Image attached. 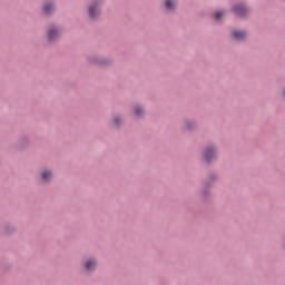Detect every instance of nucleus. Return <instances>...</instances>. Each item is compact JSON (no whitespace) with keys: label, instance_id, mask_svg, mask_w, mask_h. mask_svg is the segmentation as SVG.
I'll return each mask as SVG.
<instances>
[{"label":"nucleus","instance_id":"nucleus-1","mask_svg":"<svg viewBox=\"0 0 285 285\" xmlns=\"http://www.w3.org/2000/svg\"><path fill=\"white\" fill-rule=\"evenodd\" d=\"M234 12L235 14H238V17H244V14H246L247 12V9L244 4H237L236 7H234Z\"/></svg>","mask_w":285,"mask_h":285},{"label":"nucleus","instance_id":"nucleus-2","mask_svg":"<svg viewBox=\"0 0 285 285\" xmlns=\"http://www.w3.org/2000/svg\"><path fill=\"white\" fill-rule=\"evenodd\" d=\"M57 37H59V30H57V28H51L48 33L49 41H55Z\"/></svg>","mask_w":285,"mask_h":285},{"label":"nucleus","instance_id":"nucleus-3","mask_svg":"<svg viewBox=\"0 0 285 285\" xmlns=\"http://www.w3.org/2000/svg\"><path fill=\"white\" fill-rule=\"evenodd\" d=\"M97 14H99V6L98 4H92L89 8V16L91 17V19H95V17H97Z\"/></svg>","mask_w":285,"mask_h":285},{"label":"nucleus","instance_id":"nucleus-4","mask_svg":"<svg viewBox=\"0 0 285 285\" xmlns=\"http://www.w3.org/2000/svg\"><path fill=\"white\" fill-rule=\"evenodd\" d=\"M204 156H205L206 161H210L213 159V157H215V149L214 148H207L205 150Z\"/></svg>","mask_w":285,"mask_h":285},{"label":"nucleus","instance_id":"nucleus-5","mask_svg":"<svg viewBox=\"0 0 285 285\" xmlns=\"http://www.w3.org/2000/svg\"><path fill=\"white\" fill-rule=\"evenodd\" d=\"M233 37H234V39H237V41H242V39H244L246 37V32L245 31H234Z\"/></svg>","mask_w":285,"mask_h":285},{"label":"nucleus","instance_id":"nucleus-6","mask_svg":"<svg viewBox=\"0 0 285 285\" xmlns=\"http://www.w3.org/2000/svg\"><path fill=\"white\" fill-rule=\"evenodd\" d=\"M55 10V4L47 3L43 8L45 14H50Z\"/></svg>","mask_w":285,"mask_h":285},{"label":"nucleus","instance_id":"nucleus-7","mask_svg":"<svg viewBox=\"0 0 285 285\" xmlns=\"http://www.w3.org/2000/svg\"><path fill=\"white\" fill-rule=\"evenodd\" d=\"M175 0H166L165 2V7L167 8V10H175Z\"/></svg>","mask_w":285,"mask_h":285},{"label":"nucleus","instance_id":"nucleus-8","mask_svg":"<svg viewBox=\"0 0 285 285\" xmlns=\"http://www.w3.org/2000/svg\"><path fill=\"white\" fill-rule=\"evenodd\" d=\"M97 266V263L95 261H88L86 263V269L87 271H92Z\"/></svg>","mask_w":285,"mask_h":285},{"label":"nucleus","instance_id":"nucleus-9","mask_svg":"<svg viewBox=\"0 0 285 285\" xmlns=\"http://www.w3.org/2000/svg\"><path fill=\"white\" fill-rule=\"evenodd\" d=\"M42 179L43 181H50V179H52V173L51 171L42 173Z\"/></svg>","mask_w":285,"mask_h":285},{"label":"nucleus","instance_id":"nucleus-10","mask_svg":"<svg viewBox=\"0 0 285 285\" xmlns=\"http://www.w3.org/2000/svg\"><path fill=\"white\" fill-rule=\"evenodd\" d=\"M141 112H144V109H141V107H136V108H135V115H136V117H140Z\"/></svg>","mask_w":285,"mask_h":285},{"label":"nucleus","instance_id":"nucleus-11","mask_svg":"<svg viewBox=\"0 0 285 285\" xmlns=\"http://www.w3.org/2000/svg\"><path fill=\"white\" fill-rule=\"evenodd\" d=\"M224 14V11H217L216 13H215V19H216V21H219V19H222V16Z\"/></svg>","mask_w":285,"mask_h":285},{"label":"nucleus","instance_id":"nucleus-12","mask_svg":"<svg viewBox=\"0 0 285 285\" xmlns=\"http://www.w3.org/2000/svg\"><path fill=\"white\" fill-rule=\"evenodd\" d=\"M115 124H116V125L119 124V118H116V119H115Z\"/></svg>","mask_w":285,"mask_h":285}]
</instances>
